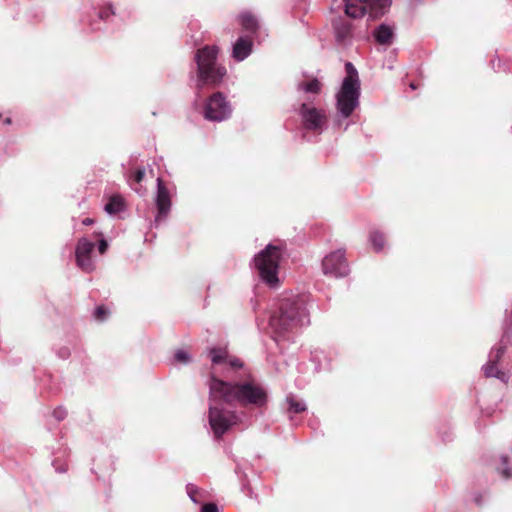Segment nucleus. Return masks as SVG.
<instances>
[{
    "label": "nucleus",
    "mask_w": 512,
    "mask_h": 512,
    "mask_svg": "<svg viewBox=\"0 0 512 512\" xmlns=\"http://www.w3.org/2000/svg\"><path fill=\"white\" fill-rule=\"evenodd\" d=\"M210 392L213 397L229 405L237 403L243 407H261L267 401V393L258 383L252 380L235 383L224 381L215 376V371L211 372Z\"/></svg>",
    "instance_id": "f257e3e1"
},
{
    "label": "nucleus",
    "mask_w": 512,
    "mask_h": 512,
    "mask_svg": "<svg viewBox=\"0 0 512 512\" xmlns=\"http://www.w3.org/2000/svg\"><path fill=\"white\" fill-rule=\"evenodd\" d=\"M219 48L206 45L196 51L195 61L197 64L198 86H216L221 83L226 75L225 67L217 64Z\"/></svg>",
    "instance_id": "f03ea898"
},
{
    "label": "nucleus",
    "mask_w": 512,
    "mask_h": 512,
    "mask_svg": "<svg viewBox=\"0 0 512 512\" xmlns=\"http://www.w3.org/2000/svg\"><path fill=\"white\" fill-rule=\"evenodd\" d=\"M285 247L282 244H268L254 257V265L261 280L270 287L279 284V264Z\"/></svg>",
    "instance_id": "7ed1b4c3"
},
{
    "label": "nucleus",
    "mask_w": 512,
    "mask_h": 512,
    "mask_svg": "<svg viewBox=\"0 0 512 512\" xmlns=\"http://www.w3.org/2000/svg\"><path fill=\"white\" fill-rule=\"evenodd\" d=\"M305 316V307L301 301L283 299L279 311L271 316L269 324L275 333L283 334L301 325Z\"/></svg>",
    "instance_id": "20e7f679"
},
{
    "label": "nucleus",
    "mask_w": 512,
    "mask_h": 512,
    "mask_svg": "<svg viewBox=\"0 0 512 512\" xmlns=\"http://www.w3.org/2000/svg\"><path fill=\"white\" fill-rule=\"evenodd\" d=\"M344 2L347 16L359 18L368 13L373 20L385 15L391 6V0H344Z\"/></svg>",
    "instance_id": "39448f33"
},
{
    "label": "nucleus",
    "mask_w": 512,
    "mask_h": 512,
    "mask_svg": "<svg viewBox=\"0 0 512 512\" xmlns=\"http://www.w3.org/2000/svg\"><path fill=\"white\" fill-rule=\"evenodd\" d=\"M360 96V84H350L349 79H344L341 89L337 94V109L340 114L348 118L358 106Z\"/></svg>",
    "instance_id": "423d86ee"
},
{
    "label": "nucleus",
    "mask_w": 512,
    "mask_h": 512,
    "mask_svg": "<svg viewBox=\"0 0 512 512\" xmlns=\"http://www.w3.org/2000/svg\"><path fill=\"white\" fill-rule=\"evenodd\" d=\"M239 417L233 411L211 406L209 409V423L216 438H220L232 426L236 425Z\"/></svg>",
    "instance_id": "0eeeda50"
},
{
    "label": "nucleus",
    "mask_w": 512,
    "mask_h": 512,
    "mask_svg": "<svg viewBox=\"0 0 512 512\" xmlns=\"http://www.w3.org/2000/svg\"><path fill=\"white\" fill-rule=\"evenodd\" d=\"M322 270L326 276L333 278L345 277L349 274V264L343 250H336L322 260Z\"/></svg>",
    "instance_id": "6e6552de"
},
{
    "label": "nucleus",
    "mask_w": 512,
    "mask_h": 512,
    "mask_svg": "<svg viewBox=\"0 0 512 512\" xmlns=\"http://www.w3.org/2000/svg\"><path fill=\"white\" fill-rule=\"evenodd\" d=\"M231 114V107L222 93L212 94L205 106L204 116L210 121H222Z\"/></svg>",
    "instance_id": "1a4fd4ad"
},
{
    "label": "nucleus",
    "mask_w": 512,
    "mask_h": 512,
    "mask_svg": "<svg viewBox=\"0 0 512 512\" xmlns=\"http://www.w3.org/2000/svg\"><path fill=\"white\" fill-rule=\"evenodd\" d=\"M300 115L303 119L304 127L308 130H319L326 122V115L323 111L310 107L306 103L301 105Z\"/></svg>",
    "instance_id": "9d476101"
},
{
    "label": "nucleus",
    "mask_w": 512,
    "mask_h": 512,
    "mask_svg": "<svg viewBox=\"0 0 512 512\" xmlns=\"http://www.w3.org/2000/svg\"><path fill=\"white\" fill-rule=\"evenodd\" d=\"M94 243L86 238L79 239L76 247L77 265L85 272H91L94 265L91 259V253L94 250Z\"/></svg>",
    "instance_id": "9b49d317"
},
{
    "label": "nucleus",
    "mask_w": 512,
    "mask_h": 512,
    "mask_svg": "<svg viewBox=\"0 0 512 512\" xmlns=\"http://www.w3.org/2000/svg\"><path fill=\"white\" fill-rule=\"evenodd\" d=\"M209 357L211 359L213 367L216 365H227L232 370H238L241 369L244 365L239 358L230 356L227 348H210Z\"/></svg>",
    "instance_id": "f8f14e48"
},
{
    "label": "nucleus",
    "mask_w": 512,
    "mask_h": 512,
    "mask_svg": "<svg viewBox=\"0 0 512 512\" xmlns=\"http://www.w3.org/2000/svg\"><path fill=\"white\" fill-rule=\"evenodd\" d=\"M157 197H156V206L158 210V218H165L171 208V198L169 191L165 184L163 183L161 178L157 179Z\"/></svg>",
    "instance_id": "ddd939ff"
},
{
    "label": "nucleus",
    "mask_w": 512,
    "mask_h": 512,
    "mask_svg": "<svg viewBox=\"0 0 512 512\" xmlns=\"http://www.w3.org/2000/svg\"><path fill=\"white\" fill-rule=\"evenodd\" d=\"M253 39L251 35L239 37L233 45L232 56L237 61H242L248 57L252 51Z\"/></svg>",
    "instance_id": "4468645a"
},
{
    "label": "nucleus",
    "mask_w": 512,
    "mask_h": 512,
    "mask_svg": "<svg viewBox=\"0 0 512 512\" xmlns=\"http://www.w3.org/2000/svg\"><path fill=\"white\" fill-rule=\"evenodd\" d=\"M333 27L338 43L345 44L352 39L353 26L350 21L339 18L334 21Z\"/></svg>",
    "instance_id": "2eb2a0df"
},
{
    "label": "nucleus",
    "mask_w": 512,
    "mask_h": 512,
    "mask_svg": "<svg viewBox=\"0 0 512 512\" xmlns=\"http://www.w3.org/2000/svg\"><path fill=\"white\" fill-rule=\"evenodd\" d=\"M395 35L394 26L380 24L373 31V37L379 45L390 46L393 43Z\"/></svg>",
    "instance_id": "dca6fc26"
},
{
    "label": "nucleus",
    "mask_w": 512,
    "mask_h": 512,
    "mask_svg": "<svg viewBox=\"0 0 512 512\" xmlns=\"http://www.w3.org/2000/svg\"><path fill=\"white\" fill-rule=\"evenodd\" d=\"M504 354V348L500 347L497 349L495 357L484 367V374L486 377H497L501 380H504L505 373L500 371L497 367L498 360Z\"/></svg>",
    "instance_id": "f3484780"
},
{
    "label": "nucleus",
    "mask_w": 512,
    "mask_h": 512,
    "mask_svg": "<svg viewBox=\"0 0 512 512\" xmlns=\"http://www.w3.org/2000/svg\"><path fill=\"white\" fill-rule=\"evenodd\" d=\"M239 24L250 34H256L259 29V22L251 12H242L238 16Z\"/></svg>",
    "instance_id": "a211bd4d"
},
{
    "label": "nucleus",
    "mask_w": 512,
    "mask_h": 512,
    "mask_svg": "<svg viewBox=\"0 0 512 512\" xmlns=\"http://www.w3.org/2000/svg\"><path fill=\"white\" fill-rule=\"evenodd\" d=\"M124 202L121 196L113 195L110 197L109 201L106 203L104 209L108 214H116L123 210Z\"/></svg>",
    "instance_id": "6ab92c4d"
},
{
    "label": "nucleus",
    "mask_w": 512,
    "mask_h": 512,
    "mask_svg": "<svg viewBox=\"0 0 512 512\" xmlns=\"http://www.w3.org/2000/svg\"><path fill=\"white\" fill-rule=\"evenodd\" d=\"M299 89L306 93L319 94L322 89V84L317 78H313L308 82H302L299 84Z\"/></svg>",
    "instance_id": "aec40b11"
},
{
    "label": "nucleus",
    "mask_w": 512,
    "mask_h": 512,
    "mask_svg": "<svg viewBox=\"0 0 512 512\" xmlns=\"http://www.w3.org/2000/svg\"><path fill=\"white\" fill-rule=\"evenodd\" d=\"M370 241L376 252L381 251L385 246V237L378 231L371 232Z\"/></svg>",
    "instance_id": "412c9836"
},
{
    "label": "nucleus",
    "mask_w": 512,
    "mask_h": 512,
    "mask_svg": "<svg viewBox=\"0 0 512 512\" xmlns=\"http://www.w3.org/2000/svg\"><path fill=\"white\" fill-rule=\"evenodd\" d=\"M287 403L289 404L288 411L293 413H301L306 410V405L293 396L287 397Z\"/></svg>",
    "instance_id": "4be33fe9"
},
{
    "label": "nucleus",
    "mask_w": 512,
    "mask_h": 512,
    "mask_svg": "<svg viewBox=\"0 0 512 512\" xmlns=\"http://www.w3.org/2000/svg\"><path fill=\"white\" fill-rule=\"evenodd\" d=\"M345 69H346V77L344 79H349L350 84H360L359 78H358V73H357L356 69L354 68V66L352 65V63L347 62L345 64Z\"/></svg>",
    "instance_id": "5701e85b"
},
{
    "label": "nucleus",
    "mask_w": 512,
    "mask_h": 512,
    "mask_svg": "<svg viewBox=\"0 0 512 512\" xmlns=\"http://www.w3.org/2000/svg\"><path fill=\"white\" fill-rule=\"evenodd\" d=\"M110 315L109 309L104 305H99L94 311V317L97 321H104Z\"/></svg>",
    "instance_id": "b1692460"
},
{
    "label": "nucleus",
    "mask_w": 512,
    "mask_h": 512,
    "mask_svg": "<svg viewBox=\"0 0 512 512\" xmlns=\"http://www.w3.org/2000/svg\"><path fill=\"white\" fill-rule=\"evenodd\" d=\"M115 12L113 10V7L111 4H109L107 7H104L100 12H99V18L100 19H107L110 15H114Z\"/></svg>",
    "instance_id": "393cba45"
},
{
    "label": "nucleus",
    "mask_w": 512,
    "mask_h": 512,
    "mask_svg": "<svg viewBox=\"0 0 512 512\" xmlns=\"http://www.w3.org/2000/svg\"><path fill=\"white\" fill-rule=\"evenodd\" d=\"M175 359H176V361H178L180 363H187L189 361V355L187 352H185L183 350H178L175 353Z\"/></svg>",
    "instance_id": "a878e982"
},
{
    "label": "nucleus",
    "mask_w": 512,
    "mask_h": 512,
    "mask_svg": "<svg viewBox=\"0 0 512 512\" xmlns=\"http://www.w3.org/2000/svg\"><path fill=\"white\" fill-rule=\"evenodd\" d=\"M144 176L145 170L143 168L137 169L132 175L134 181L137 183H140L144 179Z\"/></svg>",
    "instance_id": "bb28decb"
},
{
    "label": "nucleus",
    "mask_w": 512,
    "mask_h": 512,
    "mask_svg": "<svg viewBox=\"0 0 512 512\" xmlns=\"http://www.w3.org/2000/svg\"><path fill=\"white\" fill-rule=\"evenodd\" d=\"M201 512H219V510L216 504L206 503L202 506Z\"/></svg>",
    "instance_id": "cd10ccee"
},
{
    "label": "nucleus",
    "mask_w": 512,
    "mask_h": 512,
    "mask_svg": "<svg viewBox=\"0 0 512 512\" xmlns=\"http://www.w3.org/2000/svg\"><path fill=\"white\" fill-rule=\"evenodd\" d=\"M108 249V243L106 240L102 239L99 241L98 250L100 254H104Z\"/></svg>",
    "instance_id": "c85d7f7f"
},
{
    "label": "nucleus",
    "mask_w": 512,
    "mask_h": 512,
    "mask_svg": "<svg viewBox=\"0 0 512 512\" xmlns=\"http://www.w3.org/2000/svg\"><path fill=\"white\" fill-rule=\"evenodd\" d=\"M500 473L505 479H509L512 476L511 469L507 467L501 470Z\"/></svg>",
    "instance_id": "c756f323"
},
{
    "label": "nucleus",
    "mask_w": 512,
    "mask_h": 512,
    "mask_svg": "<svg viewBox=\"0 0 512 512\" xmlns=\"http://www.w3.org/2000/svg\"><path fill=\"white\" fill-rule=\"evenodd\" d=\"M474 502L476 503V505L481 506V505H482V495L478 494V495L474 498Z\"/></svg>",
    "instance_id": "7c9ffc66"
},
{
    "label": "nucleus",
    "mask_w": 512,
    "mask_h": 512,
    "mask_svg": "<svg viewBox=\"0 0 512 512\" xmlns=\"http://www.w3.org/2000/svg\"><path fill=\"white\" fill-rule=\"evenodd\" d=\"M82 223H83L84 225H91V224H93V223H94V220H93V219H91V218H85V219L82 221Z\"/></svg>",
    "instance_id": "2f4dec72"
},
{
    "label": "nucleus",
    "mask_w": 512,
    "mask_h": 512,
    "mask_svg": "<svg viewBox=\"0 0 512 512\" xmlns=\"http://www.w3.org/2000/svg\"><path fill=\"white\" fill-rule=\"evenodd\" d=\"M3 122H4V124L9 125V124H11V118L6 117Z\"/></svg>",
    "instance_id": "473e14b6"
},
{
    "label": "nucleus",
    "mask_w": 512,
    "mask_h": 512,
    "mask_svg": "<svg viewBox=\"0 0 512 512\" xmlns=\"http://www.w3.org/2000/svg\"><path fill=\"white\" fill-rule=\"evenodd\" d=\"M410 87H411L413 90H415V89H417V88H418V84H415L414 82H412V83L410 84Z\"/></svg>",
    "instance_id": "72a5a7b5"
},
{
    "label": "nucleus",
    "mask_w": 512,
    "mask_h": 512,
    "mask_svg": "<svg viewBox=\"0 0 512 512\" xmlns=\"http://www.w3.org/2000/svg\"><path fill=\"white\" fill-rule=\"evenodd\" d=\"M502 462H503L504 465H506L507 462H508V458L506 456H503L502 457Z\"/></svg>",
    "instance_id": "f704fd0d"
},
{
    "label": "nucleus",
    "mask_w": 512,
    "mask_h": 512,
    "mask_svg": "<svg viewBox=\"0 0 512 512\" xmlns=\"http://www.w3.org/2000/svg\"><path fill=\"white\" fill-rule=\"evenodd\" d=\"M58 419L61 420L62 419V416H61V413H58Z\"/></svg>",
    "instance_id": "c9c22d12"
},
{
    "label": "nucleus",
    "mask_w": 512,
    "mask_h": 512,
    "mask_svg": "<svg viewBox=\"0 0 512 512\" xmlns=\"http://www.w3.org/2000/svg\"><path fill=\"white\" fill-rule=\"evenodd\" d=\"M58 419L61 420L62 419V416H61V413H58Z\"/></svg>",
    "instance_id": "e433bc0d"
}]
</instances>
